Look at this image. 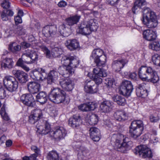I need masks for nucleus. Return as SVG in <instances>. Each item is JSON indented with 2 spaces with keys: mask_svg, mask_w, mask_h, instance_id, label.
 Listing matches in <instances>:
<instances>
[{
  "mask_svg": "<svg viewBox=\"0 0 160 160\" xmlns=\"http://www.w3.org/2000/svg\"><path fill=\"white\" fill-rule=\"evenodd\" d=\"M72 56L66 55L63 56L61 59V62L62 64L65 66H68L71 58Z\"/></svg>",
  "mask_w": 160,
  "mask_h": 160,
  "instance_id": "de8ad7c7",
  "label": "nucleus"
},
{
  "mask_svg": "<svg viewBox=\"0 0 160 160\" xmlns=\"http://www.w3.org/2000/svg\"><path fill=\"white\" fill-rule=\"evenodd\" d=\"M89 134L91 138L95 142H98L100 139V131L95 127H92L89 129Z\"/></svg>",
  "mask_w": 160,
  "mask_h": 160,
  "instance_id": "a211bd4d",
  "label": "nucleus"
},
{
  "mask_svg": "<svg viewBox=\"0 0 160 160\" xmlns=\"http://www.w3.org/2000/svg\"><path fill=\"white\" fill-rule=\"evenodd\" d=\"M88 23V26L89 28L91 29V32L96 31L98 26V24L97 22V21L95 20L90 19L88 21H86Z\"/></svg>",
  "mask_w": 160,
  "mask_h": 160,
  "instance_id": "c9c22d12",
  "label": "nucleus"
},
{
  "mask_svg": "<svg viewBox=\"0 0 160 160\" xmlns=\"http://www.w3.org/2000/svg\"><path fill=\"white\" fill-rule=\"evenodd\" d=\"M79 64V60L76 57L72 56L68 67L74 69L77 68Z\"/></svg>",
  "mask_w": 160,
  "mask_h": 160,
  "instance_id": "58836bf2",
  "label": "nucleus"
},
{
  "mask_svg": "<svg viewBox=\"0 0 160 160\" xmlns=\"http://www.w3.org/2000/svg\"><path fill=\"white\" fill-rule=\"evenodd\" d=\"M6 96L5 91L3 87H0V98L2 99Z\"/></svg>",
  "mask_w": 160,
  "mask_h": 160,
  "instance_id": "69168bd1",
  "label": "nucleus"
},
{
  "mask_svg": "<svg viewBox=\"0 0 160 160\" xmlns=\"http://www.w3.org/2000/svg\"><path fill=\"white\" fill-rule=\"evenodd\" d=\"M80 16L77 15L70 16L65 19L66 23L70 26L77 24L79 21Z\"/></svg>",
  "mask_w": 160,
  "mask_h": 160,
  "instance_id": "c85d7f7f",
  "label": "nucleus"
},
{
  "mask_svg": "<svg viewBox=\"0 0 160 160\" xmlns=\"http://www.w3.org/2000/svg\"><path fill=\"white\" fill-rule=\"evenodd\" d=\"M12 73L21 83H25L28 81V75L23 71L14 70H12Z\"/></svg>",
  "mask_w": 160,
  "mask_h": 160,
  "instance_id": "2eb2a0df",
  "label": "nucleus"
},
{
  "mask_svg": "<svg viewBox=\"0 0 160 160\" xmlns=\"http://www.w3.org/2000/svg\"><path fill=\"white\" fill-rule=\"evenodd\" d=\"M150 75L149 76L148 80H150L153 83L157 82L159 80V77L156 72L152 69V71L150 73Z\"/></svg>",
  "mask_w": 160,
  "mask_h": 160,
  "instance_id": "a18cd8bd",
  "label": "nucleus"
},
{
  "mask_svg": "<svg viewBox=\"0 0 160 160\" xmlns=\"http://www.w3.org/2000/svg\"><path fill=\"white\" fill-rule=\"evenodd\" d=\"M30 76L33 79L38 81L42 80L46 78L47 73L44 69L40 68L38 70L32 71L30 73Z\"/></svg>",
  "mask_w": 160,
  "mask_h": 160,
  "instance_id": "6e6552de",
  "label": "nucleus"
},
{
  "mask_svg": "<svg viewBox=\"0 0 160 160\" xmlns=\"http://www.w3.org/2000/svg\"><path fill=\"white\" fill-rule=\"evenodd\" d=\"M21 49V46L15 42L11 43L9 45L8 49L14 53L20 51Z\"/></svg>",
  "mask_w": 160,
  "mask_h": 160,
  "instance_id": "ea45409f",
  "label": "nucleus"
},
{
  "mask_svg": "<svg viewBox=\"0 0 160 160\" xmlns=\"http://www.w3.org/2000/svg\"><path fill=\"white\" fill-rule=\"evenodd\" d=\"M0 114L4 120L8 121L9 119V117L6 113L4 108H2L1 109Z\"/></svg>",
  "mask_w": 160,
  "mask_h": 160,
  "instance_id": "6e6d98bb",
  "label": "nucleus"
},
{
  "mask_svg": "<svg viewBox=\"0 0 160 160\" xmlns=\"http://www.w3.org/2000/svg\"><path fill=\"white\" fill-rule=\"evenodd\" d=\"M114 116L116 120L119 121H123L127 119V116L123 111H117L116 112Z\"/></svg>",
  "mask_w": 160,
  "mask_h": 160,
  "instance_id": "cd10ccee",
  "label": "nucleus"
},
{
  "mask_svg": "<svg viewBox=\"0 0 160 160\" xmlns=\"http://www.w3.org/2000/svg\"><path fill=\"white\" fill-rule=\"evenodd\" d=\"M152 71V68L151 67H141L138 72L140 78L143 81H145L148 80L150 73Z\"/></svg>",
  "mask_w": 160,
  "mask_h": 160,
  "instance_id": "9b49d317",
  "label": "nucleus"
},
{
  "mask_svg": "<svg viewBox=\"0 0 160 160\" xmlns=\"http://www.w3.org/2000/svg\"><path fill=\"white\" fill-rule=\"evenodd\" d=\"M74 70L64 65L59 67L58 69V72L64 77H68L70 74H72L74 72Z\"/></svg>",
  "mask_w": 160,
  "mask_h": 160,
  "instance_id": "f3484780",
  "label": "nucleus"
},
{
  "mask_svg": "<svg viewBox=\"0 0 160 160\" xmlns=\"http://www.w3.org/2000/svg\"><path fill=\"white\" fill-rule=\"evenodd\" d=\"M62 53V50L60 47H55L52 49V56L53 58H58Z\"/></svg>",
  "mask_w": 160,
  "mask_h": 160,
  "instance_id": "a19ab883",
  "label": "nucleus"
},
{
  "mask_svg": "<svg viewBox=\"0 0 160 160\" xmlns=\"http://www.w3.org/2000/svg\"><path fill=\"white\" fill-rule=\"evenodd\" d=\"M128 139V138H124V136L120 134H113L111 138L112 140L115 143V146H116V143L121 144L122 142L127 141Z\"/></svg>",
  "mask_w": 160,
  "mask_h": 160,
  "instance_id": "bb28decb",
  "label": "nucleus"
},
{
  "mask_svg": "<svg viewBox=\"0 0 160 160\" xmlns=\"http://www.w3.org/2000/svg\"><path fill=\"white\" fill-rule=\"evenodd\" d=\"M152 60L154 64L158 66L160 62V55L158 54L154 55L152 56Z\"/></svg>",
  "mask_w": 160,
  "mask_h": 160,
  "instance_id": "3c124183",
  "label": "nucleus"
},
{
  "mask_svg": "<svg viewBox=\"0 0 160 160\" xmlns=\"http://www.w3.org/2000/svg\"><path fill=\"white\" fill-rule=\"evenodd\" d=\"M48 160H59V154L55 151H52L48 154Z\"/></svg>",
  "mask_w": 160,
  "mask_h": 160,
  "instance_id": "37998d69",
  "label": "nucleus"
},
{
  "mask_svg": "<svg viewBox=\"0 0 160 160\" xmlns=\"http://www.w3.org/2000/svg\"><path fill=\"white\" fill-rule=\"evenodd\" d=\"M94 62L98 66H103L106 62V57L103 55L102 57L94 59Z\"/></svg>",
  "mask_w": 160,
  "mask_h": 160,
  "instance_id": "e433bc0d",
  "label": "nucleus"
},
{
  "mask_svg": "<svg viewBox=\"0 0 160 160\" xmlns=\"http://www.w3.org/2000/svg\"><path fill=\"white\" fill-rule=\"evenodd\" d=\"M28 89L32 93L35 94L38 92L40 89V85L38 83L34 82H31L27 84Z\"/></svg>",
  "mask_w": 160,
  "mask_h": 160,
  "instance_id": "412c9836",
  "label": "nucleus"
},
{
  "mask_svg": "<svg viewBox=\"0 0 160 160\" xmlns=\"http://www.w3.org/2000/svg\"><path fill=\"white\" fill-rule=\"evenodd\" d=\"M26 54L28 56H29L32 60L33 63L38 60V55L37 52L35 51L33 49L31 50L28 49L26 51Z\"/></svg>",
  "mask_w": 160,
  "mask_h": 160,
  "instance_id": "f704fd0d",
  "label": "nucleus"
},
{
  "mask_svg": "<svg viewBox=\"0 0 160 160\" xmlns=\"http://www.w3.org/2000/svg\"><path fill=\"white\" fill-rule=\"evenodd\" d=\"M59 32L60 34L64 37L68 36L70 33V30L69 28L66 26V25L62 23L59 27Z\"/></svg>",
  "mask_w": 160,
  "mask_h": 160,
  "instance_id": "7c9ffc66",
  "label": "nucleus"
},
{
  "mask_svg": "<svg viewBox=\"0 0 160 160\" xmlns=\"http://www.w3.org/2000/svg\"><path fill=\"white\" fill-rule=\"evenodd\" d=\"M88 26V23L86 21L82 22L79 27L78 32L80 34L86 36L90 35L91 32Z\"/></svg>",
  "mask_w": 160,
  "mask_h": 160,
  "instance_id": "6ab92c4d",
  "label": "nucleus"
},
{
  "mask_svg": "<svg viewBox=\"0 0 160 160\" xmlns=\"http://www.w3.org/2000/svg\"><path fill=\"white\" fill-rule=\"evenodd\" d=\"M127 62V61L124 59L115 61L112 63V67L116 72H118Z\"/></svg>",
  "mask_w": 160,
  "mask_h": 160,
  "instance_id": "4be33fe9",
  "label": "nucleus"
},
{
  "mask_svg": "<svg viewBox=\"0 0 160 160\" xmlns=\"http://www.w3.org/2000/svg\"><path fill=\"white\" fill-rule=\"evenodd\" d=\"M93 72L94 74L92 76H97L102 77H106L107 76L106 71L103 69H101L98 67H96L93 69Z\"/></svg>",
  "mask_w": 160,
  "mask_h": 160,
  "instance_id": "473e14b6",
  "label": "nucleus"
},
{
  "mask_svg": "<svg viewBox=\"0 0 160 160\" xmlns=\"http://www.w3.org/2000/svg\"><path fill=\"white\" fill-rule=\"evenodd\" d=\"M58 77V73L57 71L53 70L51 71L48 73L47 78L48 83L51 84L57 79Z\"/></svg>",
  "mask_w": 160,
  "mask_h": 160,
  "instance_id": "c756f323",
  "label": "nucleus"
},
{
  "mask_svg": "<svg viewBox=\"0 0 160 160\" xmlns=\"http://www.w3.org/2000/svg\"><path fill=\"white\" fill-rule=\"evenodd\" d=\"M119 0H107V3L113 6L117 4Z\"/></svg>",
  "mask_w": 160,
  "mask_h": 160,
  "instance_id": "774afa93",
  "label": "nucleus"
},
{
  "mask_svg": "<svg viewBox=\"0 0 160 160\" xmlns=\"http://www.w3.org/2000/svg\"><path fill=\"white\" fill-rule=\"evenodd\" d=\"M14 33L19 35H22L25 34V30L21 26H17L16 25L14 26Z\"/></svg>",
  "mask_w": 160,
  "mask_h": 160,
  "instance_id": "49530a36",
  "label": "nucleus"
},
{
  "mask_svg": "<svg viewBox=\"0 0 160 160\" xmlns=\"http://www.w3.org/2000/svg\"><path fill=\"white\" fill-rule=\"evenodd\" d=\"M129 77L134 80H137V77L136 73L135 72H130L129 74Z\"/></svg>",
  "mask_w": 160,
  "mask_h": 160,
  "instance_id": "338daca9",
  "label": "nucleus"
},
{
  "mask_svg": "<svg viewBox=\"0 0 160 160\" xmlns=\"http://www.w3.org/2000/svg\"><path fill=\"white\" fill-rule=\"evenodd\" d=\"M42 32L46 37H49L50 36L49 26H46L44 27L42 30Z\"/></svg>",
  "mask_w": 160,
  "mask_h": 160,
  "instance_id": "5fc2aeb1",
  "label": "nucleus"
},
{
  "mask_svg": "<svg viewBox=\"0 0 160 160\" xmlns=\"http://www.w3.org/2000/svg\"><path fill=\"white\" fill-rule=\"evenodd\" d=\"M50 36L55 35L57 32V28L55 26H49Z\"/></svg>",
  "mask_w": 160,
  "mask_h": 160,
  "instance_id": "052dcab7",
  "label": "nucleus"
},
{
  "mask_svg": "<svg viewBox=\"0 0 160 160\" xmlns=\"http://www.w3.org/2000/svg\"><path fill=\"white\" fill-rule=\"evenodd\" d=\"M20 98L21 102L28 106L32 107L35 104V100L31 94H23L21 97Z\"/></svg>",
  "mask_w": 160,
  "mask_h": 160,
  "instance_id": "ddd939ff",
  "label": "nucleus"
},
{
  "mask_svg": "<svg viewBox=\"0 0 160 160\" xmlns=\"http://www.w3.org/2000/svg\"><path fill=\"white\" fill-rule=\"evenodd\" d=\"M113 104V102L110 101H104L100 105V110L104 112H108L112 109Z\"/></svg>",
  "mask_w": 160,
  "mask_h": 160,
  "instance_id": "b1692460",
  "label": "nucleus"
},
{
  "mask_svg": "<svg viewBox=\"0 0 160 160\" xmlns=\"http://www.w3.org/2000/svg\"><path fill=\"white\" fill-rule=\"evenodd\" d=\"M112 99L114 102L119 105L123 106L125 103L126 100L125 98L120 96H114L112 97Z\"/></svg>",
  "mask_w": 160,
  "mask_h": 160,
  "instance_id": "79ce46f5",
  "label": "nucleus"
},
{
  "mask_svg": "<svg viewBox=\"0 0 160 160\" xmlns=\"http://www.w3.org/2000/svg\"><path fill=\"white\" fill-rule=\"evenodd\" d=\"M132 142L131 141H127L121 144L116 143L115 147L118 151L123 153H126L127 151L131 148Z\"/></svg>",
  "mask_w": 160,
  "mask_h": 160,
  "instance_id": "4468645a",
  "label": "nucleus"
},
{
  "mask_svg": "<svg viewBox=\"0 0 160 160\" xmlns=\"http://www.w3.org/2000/svg\"><path fill=\"white\" fill-rule=\"evenodd\" d=\"M47 95L44 92H40L36 96V99L38 102L41 104H43L46 103L47 100Z\"/></svg>",
  "mask_w": 160,
  "mask_h": 160,
  "instance_id": "72a5a7b5",
  "label": "nucleus"
},
{
  "mask_svg": "<svg viewBox=\"0 0 160 160\" xmlns=\"http://www.w3.org/2000/svg\"><path fill=\"white\" fill-rule=\"evenodd\" d=\"M2 2L1 3L2 7L4 9L9 8L10 6V3L8 0H3Z\"/></svg>",
  "mask_w": 160,
  "mask_h": 160,
  "instance_id": "bf43d9fd",
  "label": "nucleus"
},
{
  "mask_svg": "<svg viewBox=\"0 0 160 160\" xmlns=\"http://www.w3.org/2000/svg\"><path fill=\"white\" fill-rule=\"evenodd\" d=\"M59 84L63 89L67 91H72L74 87L73 81L70 79L62 78L60 80Z\"/></svg>",
  "mask_w": 160,
  "mask_h": 160,
  "instance_id": "9d476101",
  "label": "nucleus"
},
{
  "mask_svg": "<svg viewBox=\"0 0 160 160\" xmlns=\"http://www.w3.org/2000/svg\"><path fill=\"white\" fill-rule=\"evenodd\" d=\"M81 123V117L79 115H74L68 121L69 125L73 128L78 127Z\"/></svg>",
  "mask_w": 160,
  "mask_h": 160,
  "instance_id": "aec40b11",
  "label": "nucleus"
},
{
  "mask_svg": "<svg viewBox=\"0 0 160 160\" xmlns=\"http://www.w3.org/2000/svg\"><path fill=\"white\" fill-rule=\"evenodd\" d=\"M143 37L146 40L149 41H152L156 39V35L155 32L152 30L147 29L143 31Z\"/></svg>",
  "mask_w": 160,
  "mask_h": 160,
  "instance_id": "393cba45",
  "label": "nucleus"
},
{
  "mask_svg": "<svg viewBox=\"0 0 160 160\" xmlns=\"http://www.w3.org/2000/svg\"><path fill=\"white\" fill-rule=\"evenodd\" d=\"M149 47V48L156 51L160 50V45L158 42H154L150 44Z\"/></svg>",
  "mask_w": 160,
  "mask_h": 160,
  "instance_id": "09e8293b",
  "label": "nucleus"
},
{
  "mask_svg": "<svg viewBox=\"0 0 160 160\" xmlns=\"http://www.w3.org/2000/svg\"><path fill=\"white\" fill-rule=\"evenodd\" d=\"M93 81L95 84H100L102 82V79L101 78V77L97 76H92Z\"/></svg>",
  "mask_w": 160,
  "mask_h": 160,
  "instance_id": "680f3d73",
  "label": "nucleus"
},
{
  "mask_svg": "<svg viewBox=\"0 0 160 160\" xmlns=\"http://www.w3.org/2000/svg\"><path fill=\"white\" fill-rule=\"evenodd\" d=\"M133 89V86L131 82L128 80H125L121 84L119 92L121 94L128 97L130 95Z\"/></svg>",
  "mask_w": 160,
  "mask_h": 160,
  "instance_id": "39448f33",
  "label": "nucleus"
},
{
  "mask_svg": "<svg viewBox=\"0 0 160 160\" xmlns=\"http://www.w3.org/2000/svg\"><path fill=\"white\" fill-rule=\"evenodd\" d=\"M103 53V51L100 48L95 49L92 52L91 57L94 59L102 57L103 55H104Z\"/></svg>",
  "mask_w": 160,
  "mask_h": 160,
  "instance_id": "4c0bfd02",
  "label": "nucleus"
},
{
  "mask_svg": "<svg viewBox=\"0 0 160 160\" xmlns=\"http://www.w3.org/2000/svg\"><path fill=\"white\" fill-rule=\"evenodd\" d=\"M67 132L65 129L62 127H58L50 132V135L56 140H60L63 138Z\"/></svg>",
  "mask_w": 160,
  "mask_h": 160,
  "instance_id": "0eeeda50",
  "label": "nucleus"
},
{
  "mask_svg": "<svg viewBox=\"0 0 160 160\" xmlns=\"http://www.w3.org/2000/svg\"><path fill=\"white\" fill-rule=\"evenodd\" d=\"M48 98L51 101L57 104L62 103L66 100V102L69 101V98L67 99L65 92L59 88L51 89Z\"/></svg>",
  "mask_w": 160,
  "mask_h": 160,
  "instance_id": "f03ea898",
  "label": "nucleus"
},
{
  "mask_svg": "<svg viewBox=\"0 0 160 160\" xmlns=\"http://www.w3.org/2000/svg\"><path fill=\"white\" fill-rule=\"evenodd\" d=\"M38 120L36 117H35L32 114L29 116V121L32 124H34Z\"/></svg>",
  "mask_w": 160,
  "mask_h": 160,
  "instance_id": "0e129e2a",
  "label": "nucleus"
},
{
  "mask_svg": "<svg viewBox=\"0 0 160 160\" xmlns=\"http://www.w3.org/2000/svg\"><path fill=\"white\" fill-rule=\"evenodd\" d=\"M143 85H140L136 89V94L139 97L145 98L148 95L147 90L144 89L143 87Z\"/></svg>",
  "mask_w": 160,
  "mask_h": 160,
  "instance_id": "2f4dec72",
  "label": "nucleus"
},
{
  "mask_svg": "<svg viewBox=\"0 0 160 160\" xmlns=\"http://www.w3.org/2000/svg\"><path fill=\"white\" fill-rule=\"evenodd\" d=\"M97 105L94 102H89L84 103L78 106V109L82 112H89L93 111L97 108Z\"/></svg>",
  "mask_w": 160,
  "mask_h": 160,
  "instance_id": "f8f14e48",
  "label": "nucleus"
},
{
  "mask_svg": "<svg viewBox=\"0 0 160 160\" xmlns=\"http://www.w3.org/2000/svg\"><path fill=\"white\" fill-rule=\"evenodd\" d=\"M36 127L37 132L42 135H45L48 133H50L51 131L50 125L47 121H46L42 125Z\"/></svg>",
  "mask_w": 160,
  "mask_h": 160,
  "instance_id": "dca6fc26",
  "label": "nucleus"
},
{
  "mask_svg": "<svg viewBox=\"0 0 160 160\" xmlns=\"http://www.w3.org/2000/svg\"><path fill=\"white\" fill-rule=\"evenodd\" d=\"M98 86L93 80H87L84 82V90L87 93H94L98 91Z\"/></svg>",
  "mask_w": 160,
  "mask_h": 160,
  "instance_id": "1a4fd4ad",
  "label": "nucleus"
},
{
  "mask_svg": "<svg viewBox=\"0 0 160 160\" xmlns=\"http://www.w3.org/2000/svg\"><path fill=\"white\" fill-rule=\"evenodd\" d=\"M42 50H43L46 53V56L47 58H53L52 56V52L51 53L50 51L45 46H42Z\"/></svg>",
  "mask_w": 160,
  "mask_h": 160,
  "instance_id": "4d7b16f0",
  "label": "nucleus"
},
{
  "mask_svg": "<svg viewBox=\"0 0 160 160\" xmlns=\"http://www.w3.org/2000/svg\"><path fill=\"white\" fill-rule=\"evenodd\" d=\"M142 21L149 28H155L158 24L157 16L154 12L148 8L143 10Z\"/></svg>",
  "mask_w": 160,
  "mask_h": 160,
  "instance_id": "f257e3e1",
  "label": "nucleus"
},
{
  "mask_svg": "<svg viewBox=\"0 0 160 160\" xmlns=\"http://www.w3.org/2000/svg\"><path fill=\"white\" fill-rule=\"evenodd\" d=\"M146 4L147 2L145 0H137L134 2L135 5L138 7L139 8H141L142 6Z\"/></svg>",
  "mask_w": 160,
  "mask_h": 160,
  "instance_id": "864d4df0",
  "label": "nucleus"
},
{
  "mask_svg": "<svg viewBox=\"0 0 160 160\" xmlns=\"http://www.w3.org/2000/svg\"><path fill=\"white\" fill-rule=\"evenodd\" d=\"M136 154L138 153L140 157L142 158H152V155L150 149L145 145H140L135 149Z\"/></svg>",
  "mask_w": 160,
  "mask_h": 160,
  "instance_id": "423d86ee",
  "label": "nucleus"
},
{
  "mask_svg": "<svg viewBox=\"0 0 160 160\" xmlns=\"http://www.w3.org/2000/svg\"><path fill=\"white\" fill-rule=\"evenodd\" d=\"M65 45L67 48L71 51L76 49L79 47V43L75 39H69L67 40Z\"/></svg>",
  "mask_w": 160,
  "mask_h": 160,
  "instance_id": "5701e85b",
  "label": "nucleus"
},
{
  "mask_svg": "<svg viewBox=\"0 0 160 160\" xmlns=\"http://www.w3.org/2000/svg\"><path fill=\"white\" fill-rule=\"evenodd\" d=\"M5 87L10 92L16 90L18 87V82L16 79L11 76L5 77L3 80Z\"/></svg>",
  "mask_w": 160,
  "mask_h": 160,
  "instance_id": "20e7f679",
  "label": "nucleus"
},
{
  "mask_svg": "<svg viewBox=\"0 0 160 160\" xmlns=\"http://www.w3.org/2000/svg\"><path fill=\"white\" fill-rule=\"evenodd\" d=\"M131 135L133 138H136L141 135L143 130V122L140 120L134 121L131 124Z\"/></svg>",
  "mask_w": 160,
  "mask_h": 160,
  "instance_id": "7ed1b4c3",
  "label": "nucleus"
},
{
  "mask_svg": "<svg viewBox=\"0 0 160 160\" xmlns=\"http://www.w3.org/2000/svg\"><path fill=\"white\" fill-rule=\"evenodd\" d=\"M26 52L24 53L22 56V58L23 59L24 62L27 64H31L32 63V60L31 59L29 56H28L26 54Z\"/></svg>",
  "mask_w": 160,
  "mask_h": 160,
  "instance_id": "603ef678",
  "label": "nucleus"
},
{
  "mask_svg": "<svg viewBox=\"0 0 160 160\" xmlns=\"http://www.w3.org/2000/svg\"><path fill=\"white\" fill-rule=\"evenodd\" d=\"M98 117L96 114H92L89 116L88 119V123L92 125H94L97 124L98 122Z\"/></svg>",
  "mask_w": 160,
  "mask_h": 160,
  "instance_id": "c03bdc74",
  "label": "nucleus"
},
{
  "mask_svg": "<svg viewBox=\"0 0 160 160\" xmlns=\"http://www.w3.org/2000/svg\"><path fill=\"white\" fill-rule=\"evenodd\" d=\"M32 114L35 117H36L39 120L42 116V113L40 109H38L33 110Z\"/></svg>",
  "mask_w": 160,
  "mask_h": 160,
  "instance_id": "8fccbe9b",
  "label": "nucleus"
},
{
  "mask_svg": "<svg viewBox=\"0 0 160 160\" xmlns=\"http://www.w3.org/2000/svg\"><path fill=\"white\" fill-rule=\"evenodd\" d=\"M79 152H81L84 156H86L89 153V150L83 146H80L79 148Z\"/></svg>",
  "mask_w": 160,
  "mask_h": 160,
  "instance_id": "e2e57ef3",
  "label": "nucleus"
},
{
  "mask_svg": "<svg viewBox=\"0 0 160 160\" xmlns=\"http://www.w3.org/2000/svg\"><path fill=\"white\" fill-rule=\"evenodd\" d=\"M13 62L11 58H3L1 64L2 68L11 69L13 66Z\"/></svg>",
  "mask_w": 160,
  "mask_h": 160,
  "instance_id": "a878e982",
  "label": "nucleus"
},
{
  "mask_svg": "<svg viewBox=\"0 0 160 160\" xmlns=\"http://www.w3.org/2000/svg\"><path fill=\"white\" fill-rule=\"evenodd\" d=\"M1 17L3 21H7L9 20V18L8 16L6 10H3L2 12H0Z\"/></svg>",
  "mask_w": 160,
  "mask_h": 160,
  "instance_id": "13d9d810",
  "label": "nucleus"
}]
</instances>
